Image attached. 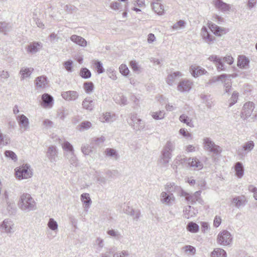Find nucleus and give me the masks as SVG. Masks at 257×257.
Here are the masks:
<instances>
[{
  "label": "nucleus",
  "mask_w": 257,
  "mask_h": 257,
  "mask_svg": "<svg viewBox=\"0 0 257 257\" xmlns=\"http://www.w3.org/2000/svg\"><path fill=\"white\" fill-rule=\"evenodd\" d=\"M18 205L21 210L26 212L37 209V204L34 199L30 194L27 193L21 195Z\"/></svg>",
  "instance_id": "nucleus-1"
},
{
  "label": "nucleus",
  "mask_w": 257,
  "mask_h": 257,
  "mask_svg": "<svg viewBox=\"0 0 257 257\" xmlns=\"http://www.w3.org/2000/svg\"><path fill=\"white\" fill-rule=\"evenodd\" d=\"M175 144L173 142L168 141L163 150L161 151L160 156L159 163L164 167H166L169 163L172 158V152L174 150Z\"/></svg>",
  "instance_id": "nucleus-2"
},
{
  "label": "nucleus",
  "mask_w": 257,
  "mask_h": 257,
  "mask_svg": "<svg viewBox=\"0 0 257 257\" xmlns=\"http://www.w3.org/2000/svg\"><path fill=\"white\" fill-rule=\"evenodd\" d=\"M15 170L16 176L19 180L30 178L33 175L31 166L28 164L24 165L17 168Z\"/></svg>",
  "instance_id": "nucleus-3"
},
{
  "label": "nucleus",
  "mask_w": 257,
  "mask_h": 257,
  "mask_svg": "<svg viewBox=\"0 0 257 257\" xmlns=\"http://www.w3.org/2000/svg\"><path fill=\"white\" fill-rule=\"evenodd\" d=\"M231 75L222 74L217 77H214L212 79L209 80V83L215 82L217 81H221L224 83V89L226 93H228L231 87Z\"/></svg>",
  "instance_id": "nucleus-4"
},
{
  "label": "nucleus",
  "mask_w": 257,
  "mask_h": 257,
  "mask_svg": "<svg viewBox=\"0 0 257 257\" xmlns=\"http://www.w3.org/2000/svg\"><path fill=\"white\" fill-rule=\"evenodd\" d=\"M129 124L135 131H140L145 128L144 122L138 118L137 114L131 113L130 115V119L128 120Z\"/></svg>",
  "instance_id": "nucleus-5"
},
{
  "label": "nucleus",
  "mask_w": 257,
  "mask_h": 257,
  "mask_svg": "<svg viewBox=\"0 0 257 257\" xmlns=\"http://www.w3.org/2000/svg\"><path fill=\"white\" fill-rule=\"evenodd\" d=\"M232 237L230 233L226 230L219 232L217 235V243L222 245H228L231 244Z\"/></svg>",
  "instance_id": "nucleus-6"
},
{
  "label": "nucleus",
  "mask_w": 257,
  "mask_h": 257,
  "mask_svg": "<svg viewBox=\"0 0 257 257\" xmlns=\"http://www.w3.org/2000/svg\"><path fill=\"white\" fill-rule=\"evenodd\" d=\"M0 229L6 233L12 234L15 232V224L11 219H5L1 224Z\"/></svg>",
  "instance_id": "nucleus-7"
},
{
  "label": "nucleus",
  "mask_w": 257,
  "mask_h": 257,
  "mask_svg": "<svg viewBox=\"0 0 257 257\" xmlns=\"http://www.w3.org/2000/svg\"><path fill=\"white\" fill-rule=\"evenodd\" d=\"M160 200L161 203L168 205H172L175 202V197L173 193H169L162 191L160 195Z\"/></svg>",
  "instance_id": "nucleus-8"
},
{
  "label": "nucleus",
  "mask_w": 257,
  "mask_h": 257,
  "mask_svg": "<svg viewBox=\"0 0 257 257\" xmlns=\"http://www.w3.org/2000/svg\"><path fill=\"white\" fill-rule=\"evenodd\" d=\"M203 144L205 150L217 154L220 152V147L216 145L210 138H206L203 139Z\"/></svg>",
  "instance_id": "nucleus-9"
},
{
  "label": "nucleus",
  "mask_w": 257,
  "mask_h": 257,
  "mask_svg": "<svg viewBox=\"0 0 257 257\" xmlns=\"http://www.w3.org/2000/svg\"><path fill=\"white\" fill-rule=\"evenodd\" d=\"M200 195V191H196L193 194H189L183 191V192L182 194V196L185 197L186 199L188 201H190L192 203H195L197 202L199 203L202 204L203 203V200L201 198Z\"/></svg>",
  "instance_id": "nucleus-10"
},
{
  "label": "nucleus",
  "mask_w": 257,
  "mask_h": 257,
  "mask_svg": "<svg viewBox=\"0 0 257 257\" xmlns=\"http://www.w3.org/2000/svg\"><path fill=\"white\" fill-rule=\"evenodd\" d=\"M212 5L215 8L223 13H227L231 11L230 5L223 2L222 0H213Z\"/></svg>",
  "instance_id": "nucleus-11"
},
{
  "label": "nucleus",
  "mask_w": 257,
  "mask_h": 257,
  "mask_svg": "<svg viewBox=\"0 0 257 257\" xmlns=\"http://www.w3.org/2000/svg\"><path fill=\"white\" fill-rule=\"evenodd\" d=\"M40 104L44 108H51L54 105L53 97L48 93L43 94L41 97Z\"/></svg>",
  "instance_id": "nucleus-12"
},
{
  "label": "nucleus",
  "mask_w": 257,
  "mask_h": 257,
  "mask_svg": "<svg viewBox=\"0 0 257 257\" xmlns=\"http://www.w3.org/2000/svg\"><path fill=\"white\" fill-rule=\"evenodd\" d=\"M46 157L51 163H55L58 160V151L55 146H50L46 152Z\"/></svg>",
  "instance_id": "nucleus-13"
},
{
  "label": "nucleus",
  "mask_w": 257,
  "mask_h": 257,
  "mask_svg": "<svg viewBox=\"0 0 257 257\" xmlns=\"http://www.w3.org/2000/svg\"><path fill=\"white\" fill-rule=\"evenodd\" d=\"M193 82L188 79H183L180 81L177 86L178 91L181 92H189L192 87Z\"/></svg>",
  "instance_id": "nucleus-14"
},
{
  "label": "nucleus",
  "mask_w": 257,
  "mask_h": 257,
  "mask_svg": "<svg viewBox=\"0 0 257 257\" xmlns=\"http://www.w3.org/2000/svg\"><path fill=\"white\" fill-rule=\"evenodd\" d=\"M254 108V104L252 102H246L242 108L241 113V117L243 119H246L249 117Z\"/></svg>",
  "instance_id": "nucleus-15"
},
{
  "label": "nucleus",
  "mask_w": 257,
  "mask_h": 257,
  "mask_svg": "<svg viewBox=\"0 0 257 257\" xmlns=\"http://www.w3.org/2000/svg\"><path fill=\"white\" fill-rule=\"evenodd\" d=\"M165 191L169 193H181V195L183 192V190L181 187L177 185L174 182L167 183L164 186Z\"/></svg>",
  "instance_id": "nucleus-16"
},
{
  "label": "nucleus",
  "mask_w": 257,
  "mask_h": 257,
  "mask_svg": "<svg viewBox=\"0 0 257 257\" xmlns=\"http://www.w3.org/2000/svg\"><path fill=\"white\" fill-rule=\"evenodd\" d=\"M201 36L205 42L208 44H212L215 40V37L211 34L205 27L201 30Z\"/></svg>",
  "instance_id": "nucleus-17"
},
{
  "label": "nucleus",
  "mask_w": 257,
  "mask_h": 257,
  "mask_svg": "<svg viewBox=\"0 0 257 257\" xmlns=\"http://www.w3.org/2000/svg\"><path fill=\"white\" fill-rule=\"evenodd\" d=\"M79 93L76 91L69 90L61 93L62 97L66 101H71L77 100L79 97Z\"/></svg>",
  "instance_id": "nucleus-18"
},
{
  "label": "nucleus",
  "mask_w": 257,
  "mask_h": 257,
  "mask_svg": "<svg viewBox=\"0 0 257 257\" xmlns=\"http://www.w3.org/2000/svg\"><path fill=\"white\" fill-rule=\"evenodd\" d=\"M16 119L18 122L20 127L23 131H27L29 129V119L24 114L18 115L16 117Z\"/></svg>",
  "instance_id": "nucleus-19"
},
{
  "label": "nucleus",
  "mask_w": 257,
  "mask_h": 257,
  "mask_svg": "<svg viewBox=\"0 0 257 257\" xmlns=\"http://www.w3.org/2000/svg\"><path fill=\"white\" fill-rule=\"evenodd\" d=\"M106 233L110 238L116 241H120L123 238L122 233L117 229H108Z\"/></svg>",
  "instance_id": "nucleus-20"
},
{
  "label": "nucleus",
  "mask_w": 257,
  "mask_h": 257,
  "mask_svg": "<svg viewBox=\"0 0 257 257\" xmlns=\"http://www.w3.org/2000/svg\"><path fill=\"white\" fill-rule=\"evenodd\" d=\"M187 164L189 166L192 168L194 170H199L203 167V163L196 157L188 158Z\"/></svg>",
  "instance_id": "nucleus-21"
},
{
  "label": "nucleus",
  "mask_w": 257,
  "mask_h": 257,
  "mask_svg": "<svg viewBox=\"0 0 257 257\" xmlns=\"http://www.w3.org/2000/svg\"><path fill=\"white\" fill-rule=\"evenodd\" d=\"M198 210L190 205L186 206L183 210V216L185 218L191 219L196 216Z\"/></svg>",
  "instance_id": "nucleus-22"
},
{
  "label": "nucleus",
  "mask_w": 257,
  "mask_h": 257,
  "mask_svg": "<svg viewBox=\"0 0 257 257\" xmlns=\"http://www.w3.org/2000/svg\"><path fill=\"white\" fill-rule=\"evenodd\" d=\"M190 72L194 77L205 74L207 71L203 68L196 65H192L190 67Z\"/></svg>",
  "instance_id": "nucleus-23"
},
{
  "label": "nucleus",
  "mask_w": 257,
  "mask_h": 257,
  "mask_svg": "<svg viewBox=\"0 0 257 257\" xmlns=\"http://www.w3.org/2000/svg\"><path fill=\"white\" fill-rule=\"evenodd\" d=\"M64 158L70 164V168L77 167L78 165V160L74 153V152L67 154L63 155Z\"/></svg>",
  "instance_id": "nucleus-24"
},
{
  "label": "nucleus",
  "mask_w": 257,
  "mask_h": 257,
  "mask_svg": "<svg viewBox=\"0 0 257 257\" xmlns=\"http://www.w3.org/2000/svg\"><path fill=\"white\" fill-rule=\"evenodd\" d=\"M182 76L183 74L181 72H174L168 75L166 81L168 84L170 86H172L178 78Z\"/></svg>",
  "instance_id": "nucleus-25"
},
{
  "label": "nucleus",
  "mask_w": 257,
  "mask_h": 257,
  "mask_svg": "<svg viewBox=\"0 0 257 257\" xmlns=\"http://www.w3.org/2000/svg\"><path fill=\"white\" fill-rule=\"evenodd\" d=\"M70 39L72 42L81 47L87 46V42L86 40L80 36L72 35L70 37Z\"/></svg>",
  "instance_id": "nucleus-26"
},
{
  "label": "nucleus",
  "mask_w": 257,
  "mask_h": 257,
  "mask_svg": "<svg viewBox=\"0 0 257 257\" xmlns=\"http://www.w3.org/2000/svg\"><path fill=\"white\" fill-rule=\"evenodd\" d=\"M208 59L215 64L218 71H222L225 69V66L222 63L221 58L217 56L214 55H211L208 58Z\"/></svg>",
  "instance_id": "nucleus-27"
},
{
  "label": "nucleus",
  "mask_w": 257,
  "mask_h": 257,
  "mask_svg": "<svg viewBox=\"0 0 257 257\" xmlns=\"http://www.w3.org/2000/svg\"><path fill=\"white\" fill-rule=\"evenodd\" d=\"M116 119V115L110 112L103 113L99 117V120L102 122L111 123Z\"/></svg>",
  "instance_id": "nucleus-28"
},
{
  "label": "nucleus",
  "mask_w": 257,
  "mask_h": 257,
  "mask_svg": "<svg viewBox=\"0 0 257 257\" xmlns=\"http://www.w3.org/2000/svg\"><path fill=\"white\" fill-rule=\"evenodd\" d=\"M249 60L244 55H239L237 58V66L240 69H246L248 67Z\"/></svg>",
  "instance_id": "nucleus-29"
},
{
  "label": "nucleus",
  "mask_w": 257,
  "mask_h": 257,
  "mask_svg": "<svg viewBox=\"0 0 257 257\" xmlns=\"http://www.w3.org/2000/svg\"><path fill=\"white\" fill-rule=\"evenodd\" d=\"M80 200L83 203L85 210L87 211L92 203L89 194L87 193H82L80 196Z\"/></svg>",
  "instance_id": "nucleus-30"
},
{
  "label": "nucleus",
  "mask_w": 257,
  "mask_h": 257,
  "mask_svg": "<svg viewBox=\"0 0 257 257\" xmlns=\"http://www.w3.org/2000/svg\"><path fill=\"white\" fill-rule=\"evenodd\" d=\"M42 47V44L41 42H34L30 43L27 47L28 52L34 54L39 51Z\"/></svg>",
  "instance_id": "nucleus-31"
},
{
  "label": "nucleus",
  "mask_w": 257,
  "mask_h": 257,
  "mask_svg": "<svg viewBox=\"0 0 257 257\" xmlns=\"http://www.w3.org/2000/svg\"><path fill=\"white\" fill-rule=\"evenodd\" d=\"M114 101L121 105H126L128 104L127 97L122 93H117L113 96Z\"/></svg>",
  "instance_id": "nucleus-32"
},
{
  "label": "nucleus",
  "mask_w": 257,
  "mask_h": 257,
  "mask_svg": "<svg viewBox=\"0 0 257 257\" xmlns=\"http://www.w3.org/2000/svg\"><path fill=\"white\" fill-rule=\"evenodd\" d=\"M234 171L235 176L238 178H241L244 175V167L242 164L238 162L235 163L234 167Z\"/></svg>",
  "instance_id": "nucleus-33"
},
{
  "label": "nucleus",
  "mask_w": 257,
  "mask_h": 257,
  "mask_svg": "<svg viewBox=\"0 0 257 257\" xmlns=\"http://www.w3.org/2000/svg\"><path fill=\"white\" fill-rule=\"evenodd\" d=\"M151 7L154 11L160 16L164 14V6L158 2H153L151 3Z\"/></svg>",
  "instance_id": "nucleus-34"
},
{
  "label": "nucleus",
  "mask_w": 257,
  "mask_h": 257,
  "mask_svg": "<svg viewBox=\"0 0 257 257\" xmlns=\"http://www.w3.org/2000/svg\"><path fill=\"white\" fill-rule=\"evenodd\" d=\"M179 120L184 123H185L187 126L193 127H194L192 118L188 116L186 114H182L179 117Z\"/></svg>",
  "instance_id": "nucleus-35"
},
{
  "label": "nucleus",
  "mask_w": 257,
  "mask_h": 257,
  "mask_svg": "<svg viewBox=\"0 0 257 257\" xmlns=\"http://www.w3.org/2000/svg\"><path fill=\"white\" fill-rule=\"evenodd\" d=\"M35 84L38 88H45L47 84V77L41 76L36 78Z\"/></svg>",
  "instance_id": "nucleus-36"
},
{
  "label": "nucleus",
  "mask_w": 257,
  "mask_h": 257,
  "mask_svg": "<svg viewBox=\"0 0 257 257\" xmlns=\"http://www.w3.org/2000/svg\"><path fill=\"white\" fill-rule=\"evenodd\" d=\"M82 105L83 108L91 111L93 108L94 102L90 97H86L82 101Z\"/></svg>",
  "instance_id": "nucleus-37"
},
{
  "label": "nucleus",
  "mask_w": 257,
  "mask_h": 257,
  "mask_svg": "<svg viewBox=\"0 0 257 257\" xmlns=\"http://www.w3.org/2000/svg\"><path fill=\"white\" fill-rule=\"evenodd\" d=\"M211 257H227L226 251L220 248H216L211 252Z\"/></svg>",
  "instance_id": "nucleus-38"
},
{
  "label": "nucleus",
  "mask_w": 257,
  "mask_h": 257,
  "mask_svg": "<svg viewBox=\"0 0 257 257\" xmlns=\"http://www.w3.org/2000/svg\"><path fill=\"white\" fill-rule=\"evenodd\" d=\"M33 70L34 69L33 68H22L20 72V73L21 75V79H24L29 77Z\"/></svg>",
  "instance_id": "nucleus-39"
},
{
  "label": "nucleus",
  "mask_w": 257,
  "mask_h": 257,
  "mask_svg": "<svg viewBox=\"0 0 257 257\" xmlns=\"http://www.w3.org/2000/svg\"><path fill=\"white\" fill-rule=\"evenodd\" d=\"M62 148L64 151V154L73 153L74 150L73 146L68 141H65L62 144Z\"/></svg>",
  "instance_id": "nucleus-40"
},
{
  "label": "nucleus",
  "mask_w": 257,
  "mask_h": 257,
  "mask_svg": "<svg viewBox=\"0 0 257 257\" xmlns=\"http://www.w3.org/2000/svg\"><path fill=\"white\" fill-rule=\"evenodd\" d=\"M208 27L212 32L215 35H220V33L223 31V29L220 28L212 22L208 23Z\"/></svg>",
  "instance_id": "nucleus-41"
},
{
  "label": "nucleus",
  "mask_w": 257,
  "mask_h": 257,
  "mask_svg": "<svg viewBox=\"0 0 257 257\" xmlns=\"http://www.w3.org/2000/svg\"><path fill=\"white\" fill-rule=\"evenodd\" d=\"M150 114L155 120H159L163 119L166 114L164 110H160L159 111L151 112Z\"/></svg>",
  "instance_id": "nucleus-42"
},
{
  "label": "nucleus",
  "mask_w": 257,
  "mask_h": 257,
  "mask_svg": "<svg viewBox=\"0 0 257 257\" xmlns=\"http://www.w3.org/2000/svg\"><path fill=\"white\" fill-rule=\"evenodd\" d=\"M186 229L191 233H196L199 231V225L196 223L190 222L187 225Z\"/></svg>",
  "instance_id": "nucleus-43"
},
{
  "label": "nucleus",
  "mask_w": 257,
  "mask_h": 257,
  "mask_svg": "<svg viewBox=\"0 0 257 257\" xmlns=\"http://www.w3.org/2000/svg\"><path fill=\"white\" fill-rule=\"evenodd\" d=\"M92 126V123L89 121H83L81 122L78 126V129L81 131L83 132L84 131L88 130Z\"/></svg>",
  "instance_id": "nucleus-44"
},
{
  "label": "nucleus",
  "mask_w": 257,
  "mask_h": 257,
  "mask_svg": "<svg viewBox=\"0 0 257 257\" xmlns=\"http://www.w3.org/2000/svg\"><path fill=\"white\" fill-rule=\"evenodd\" d=\"M182 249L186 254L189 255H193L196 253V248L192 245H185L183 247Z\"/></svg>",
  "instance_id": "nucleus-45"
},
{
  "label": "nucleus",
  "mask_w": 257,
  "mask_h": 257,
  "mask_svg": "<svg viewBox=\"0 0 257 257\" xmlns=\"http://www.w3.org/2000/svg\"><path fill=\"white\" fill-rule=\"evenodd\" d=\"M254 144L253 141H249L243 144L242 150L246 153L250 152L254 148Z\"/></svg>",
  "instance_id": "nucleus-46"
},
{
  "label": "nucleus",
  "mask_w": 257,
  "mask_h": 257,
  "mask_svg": "<svg viewBox=\"0 0 257 257\" xmlns=\"http://www.w3.org/2000/svg\"><path fill=\"white\" fill-rule=\"evenodd\" d=\"M47 226L51 230L54 231H56L58 230V223L54 218H51L49 219L47 223Z\"/></svg>",
  "instance_id": "nucleus-47"
},
{
  "label": "nucleus",
  "mask_w": 257,
  "mask_h": 257,
  "mask_svg": "<svg viewBox=\"0 0 257 257\" xmlns=\"http://www.w3.org/2000/svg\"><path fill=\"white\" fill-rule=\"evenodd\" d=\"M83 88L86 93H92L94 89V85L92 82H86L83 84Z\"/></svg>",
  "instance_id": "nucleus-48"
},
{
  "label": "nucleus",
  "mask_w": 257,
  "mask_h": 257,
  "mask_svg": "<svg viewBox=\"0 0 257 257\" xmlns=\"http://www.w3.org/2000/svg\"><path fill=\"white\" fill-rule=\"evenodd\" d=\"M185 25L186 22L184 21L179 20L172 26V28L174 30L178 31L184 29L185 27Z\"/></svg>",
  "instance_id": "nucleus-49"
},
{
  "label": "nucleus",
  "mask_w": 257,
  "mask_h": 257,
  "mask_svg": "<svg viewBox=\"0 0 257 257\" xmlns=\"http://www.w3.org/2000/svg\"><path fill=\"white\" fill-rule=\"evenodd\" d=\"M79 75L84 79L89 78L91 76L90 71L86 68H82L80 70Z\"/></svg>",
  "instance_id": "nucleus-50"
},
{
  "label": "nucleus",
  "mask_w": 257,
  "mask_h": 257,
  "mask_svg": "<svg viewBox=\"0 0 257 257\" xmlns=\"http://www.w3.org/2000/svg\"><path fill=\"white\" fill-rule=\"evenodd\" d=\"M201 98L203 101V102L206 104L208 107H211L212 105V101L211 96L210 95L202 94Z\"/></svg>",
  "instance_id": "nucleus-51"
},
{
  "label": "nucleus",
  "mask_w": 257,
  "mask_h": 257,
  "mask_svg": "<svg viewBox=\"0 0 257 257\" xmlns=\"http://www.w3.org/2000/svg\"><path fill=\"white\" fill-rule=\"evenodd\" d=\"M4 154L6 157L11 159L14 162H16L18 160L16 154L12 151H6Z\"/></svg>",
  "instance_id": "nucleus-52"
},
{
  "label": "nucleus",
  "mask_w": 257,
  "mask_h": 257,
  "mask_svg": "<svg viewBox=\"0 0 257 257\" xmlns=\"http://www.w3.org/2000/svg\"><path fill=\"white\" fill-rule=\"evenodd\" d=\"M106 155L110 157L116 159L118 157L116 151L113 149L108 148L106 149L105 151Z\"/></svg>",
  "instance_id": "nucleus-53"
},
{
  "label": "nucleus",
  "mask_w": 257,
  "mask_h": 257,
  "mask_svg": "<svg viewBox=\"0 0 257 257\" xmlns=\"http://www.w3.org/2000/svg\"><path fill=\"white\" fill-rule=\"evenodd\" d=\"M187 159H188L185 158L184 156H178L174 161V163L175 164L174 166L176 167L177 165H179L180 164H182L185 162L187 163Z\"/></svg>",
  "instance_id": "nucleus-54"
},
{
  "label": "nucleus",
  "mask_w": 257,
  "mask_h": 257,
  "mask_svg": "<svg viewBox=\"0 0 257 257\" xmlns=\"http://www.w3.org/2000/svg\"><path fill=\"white\" fill-rule=\"evenodd\" d=\"M128 209L131 210L130 212H128L127 211L126 212V213L132 216L133 217L134 219L137 221L140 216V212L139 211H137L134 210L132 208L128 207Z\"/></svg>",
  "instance_id": "nucleus-55"
},
{
  "label": "nucleus",
  "mask_w": 257,
  "mask_h": 257,
  "mask_svg": "<svg viewBox=\"0 0 257 257\" xmlns=\"http://www.w3.org/2000/svg\"><path fill=\"white\" fill-rule=\"evenodd\" d=\"M92 151L91 147L88 144L83 145L81 147V152L84 155H89Z\"/></svg>",
  "instance_id": "nucleus-56"
},
{
  "label": "nucleus",
  "mask_w": 257,
  "mask_h": 257,
  "mask_svg": "<svg viewBox=\"0 0 257 257\" xmlns=\"http://www.w3.org/2000/svg\"><path fill=\"white\" fill-rule=\"evenodd\" d=\"M73 61L71 60H68L66 61H65L63 63V66L66 69V71H67L68 72H72V65H73Z\"/></svg>",
  "instance_id": "nucleus-57"
},
{
  "label": "nucleus",
  "mask_w": 257,
  "mask_h": 257,
  "mask_svg": "<svg viewBox=\"0 0 257 257\" xmlns=\"http://www.w3.org/2000/svg\"><path fill=\"white\" fill-rule=\"evenodd\" d=\"M94 64L98 74H101L104 72V69L103 67L102 63L100 61H95Z\"/></svg>",
  "instance_id": "nucleus-58"
},
{
  "label": "nucleus",
  "mask_w": 257,
  "mask_h": 257,
  "mask_svg": "<svg viewBox=\"0 0 257 257\" xmlns=\"http://www.w3.org/2000/svg\"><path fill=\"white\" fill-rule=\"evenodd\" d=\"M119 70L120 73L123 76H127L130 72V70L127 66L123 64L119 66Z\"/></svg>",
  "instance_id": "nucleus-59"
},
{
  "label": "nucleus",
  "mask_w": 257,
  "mask_h": 257,
  "mask_svg": "<svg viewBox=\"0 0 257 257\" xmlns=\"http://www.w3.org/2000/svg\"><path fill=\"white\" fill-rule=\"evenodd\" d=\"M232 203L238 208L244 205V201L240 199L239 197L234 198L232 200Z\"/></svg>",
  "instance_id": "nucleus-60"
},
{
  "label": "nucleus",
  "mask_w": 257,
  "mask_h": 257,
  "mask_svg": "<svg viewBox=\"0 0 257 257\" xmlns=\"http://www.w3.org/2000/svg\"><path fill=\"white\" fill-rule=\"evenodd\" d=\"M130 65L134 71L136 72H140L141 71L140 66L136 61H131L130 63Z\"/></svg>",
  "instance_id": "nucleus-61"
},
{
  "label": "nucleus",
  "mask_w": 257,
  "mask_h": 257,
  "mask_svg": "<svg viewBox=\"0 0 257 257\" xmlns=\"http://www.w3.org/2000/svg\"><path fill=\"white\" fill-rule=\"evenodd\" d=\"M107 72L108 77L112 80H115L117 79V76L116 75V71L114 69L109 68L107 70Z\"/></svg>",
  "instance_id": "nucleus-62"
},
{
  "label": "nucleus",
  "mask_w": 257,
  "mask_h": 257,
  "mask_svg": "<svg viewBox=\"0 0 257 257\" xmlns=\"http://www.w3.org/2000/svg\"><path fill=\"white\" fill-rule=\"evenodd\" d=\"M238 96V93L235 91H234L230 99V103L229 105V107H231L237 102Z\"/></svg>",
  "instance_id": "nucleus-63"
},
{
  "label": "nucleus",
  "mask_w": 257,
  "mask_h": 257,
  "mask_svg": "<svg viewBox=\"0 0 257 257\" xmlns=\"http://www.w3.org/2000/svg\"><path fill=\"white\" fill-rule=\"evenodd\" d=\"M248 190L253 193V198L257 200V188L253 185H249L248 186Z\"/></svg>",
  "instance_id": "nucleus-64"
}]
</instances>
